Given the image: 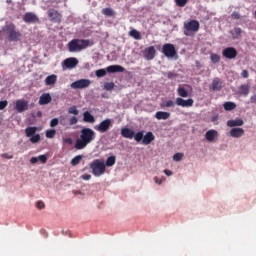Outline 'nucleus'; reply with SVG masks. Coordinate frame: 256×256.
<instances>
[{
  "label": "nucleus",
  "mask_w": 256,
  "mask_h": 256,
  "mask_svg": "<svg viewBox=\"0 0 256 256\" xmlns=\"http://www.w3.org/2000/svg\"><path fill=\"white\" fill-rule=\"evenodd\" d=\"M35 133H37V127L33 126V127H27L25 129V135L26 137H33L35 135Z\"/></svg>",
  "instance_id": "bb28decb"
},
{
  "label": "nucleus",
  "mask_w": 256,
  "mask_h": 256,
  "mask_svg": "<svg viewBox=\"0 0 256 256\" xmlns=\"http://www.w3.org/2000/svg\"><path fill=\"white\" fill-rule=\"evenodd\" d=\"M24 23L35 24L40 23L39 17L33 12H26L22 17Z\"/></svg>",
  "instance_id": "9d476101"
},
{
  "label": "nucleus",
  "mask_w": 256,
  "mask_h": 256,
  "mask_svg": "<svg viewBox=\"0 0 256 256\" xmlns=\"http://www.w3.org/2000/svg\"><path fill=\"white\" fill-rule=\"evenodd\" d=\"M196 65H199V61H196Z\"/></svg>",
  "instance_id": "e2e57ef3"
},
{
  "label": "nucleus",
  "mask_w": 256,
  "mask_h": 256,
  "mask_svg": "<svg viewBox=\"0 0 256 256\" xmlns=\"http://www.w3.org/2000/svg\"><path fill=\"white\" fill-rule=\"evenodd\" d=\"M205 137L207 141H209L210 143H213V141H215V139L219 137V132H217V130H208L205 134Z\"/></svg>",
  "instance_id": "a211bd4d"
},
{
  "label": "nucleus",
  "mask_w": 256,
  "mask_h": 256,
  "mask_svg": "<svg viewBox=\"0 0 256 256\" xmlns=\"http://www.w3.org/2000/svg\"><path fill=\"white\" fill-rule=\"evenodd\" d=\"M155 53L157 52L154 46L147 47L143 51V55L146 61H152V59H155Z\"/></svg>",
  "instance_id": "ddd939ff"
},
{
  "label": "nucleus",
  "mask_w": 256,
  "mask_h": 256,
  "mask_svg": "<svg viewBox=\"0 0 256 256\" xmlns=\"http://www.w3.org/2000/svg\"><path fill=\"white\" fill-rule=\"evenodd\" d=\"M38 160H40L41 163H47V156L46 155H40L38 157Z\"/></svg>",
  "instance_id": "3c124183"
},
{
  "label": "nucleus",
  "mask_w": 256,
  "mask_h": 256,
  "mask_svg": "<svg viewBox=\"0 0 256 256\" xmlns=\"http://www.w3.org/2000/svg\"><path fill=\"white\" fill-rule=\"evenodd\" d=\"M68 113L70 115H79V110H77V106H72L69 108Z\"/></svg>",
  "instance_id": "79ce46f5"
},
{
  "label": "nucleus",
  "mask_w": 256,
  "mask_h": 256,
  "mask_svg": "<svg viewBox=\"0 0 256 256\" xmlns=\"http://www.w3.org/2000/svg\"><path fill=\"white\" fill-rule=\"evenodd\" d=\"M36 207L37 209H45V203L43 201H38Z\"/></svg>",
  "instance_id": "09e8293b"
},
{
  "label": "nucleus",
  "mask_w": 256,
  "mask_h": 256,
  "mask_svg": "<svg viewBox=\"0 0 256 256\" xmlns=\"http://www.w3.org/2000/svg\"><path fill=\"white\" fill-rule=\"evenodd\" d=\"M102 15H105L106 17H115V10H113V8H103Z\"/></svg>",
  "instance_id": "c85d7f7f"
},
{
  "label": "nucleus",
  "mask_w": 256,
  "mask_h": 256,
  "mask_svg": "<svg viewBox=\"0 0 256 256\" xmlns=\"http://www.w3.org/2000/svg\"><path fill=\"white\" fill-rule=\"evenodd\" d=\"M89 40L75 38L68 42L67 47L70 53H79L89 47Z\"/></svg>",
  "instance_id": "f03ea898"
},
{
  "label": "nucleus",
  "mask_w": 256,
  "mask_h": 256,
  "mask_svg": "<svg viewBox=\"0 0 256 256\" xmlns=\"http://www.w3.org/2000/svg\"><path fill=\"white\" fill-rule=\"evenodd\" d=\"M241 77H243V79H247L249 77V71L243 70L241 73Z\"/></svg>",
  "instance_id": "864d4df0"
},
{
  "label": "nucleus",
  "mask_w": 256,
  "mask_h": 256,
  "mask_svg": "<svg viewBox=\"0 0 256 256\" xmlns=\"http://www.w3.org/2000/svg\"><path fill=\"white\" fill-rule=\"evenodd\" d=\"M5 33L8 35V41L17 42L21 41V37L23 36L21 32L17 31L15 24L11 23L4 28Z\"/></svg>",
  "instance_id": "20e7f679"
},
{
  "label": "nucleus",
  "mask_w": 256,
  "mask_h": 256,
  "mask_svg": "<svg viewBox=\"0 0 256 256\" xmlns=\"http://www.w3.org/2000/svg\"><path fill=\"white\" fill-rule=\"evenodd\" d=\"M2 157H3L4 159H13V155H9V154H7V153L2 154Z\"/></svg>",
  "instance_id": "13d9d810"
},
{
  "label": "nucleus",
  "mask_w": 256,
  "mask_h": 256,
  "mask_svg": "<svg viewBox=\"0 0 256 256\" xmlns=\"http://www.w3.org/2000/svg\"><path fill=\"white\" fill-rule=\"evenodd\" d=\"M243 135H245V130H243V128H232L230 130V136L235 139H239V137H243Z\"/></svg>",
  "instance_id": "f3484780"
},
{
  "label": "nucleus",
  "mask_w": 256,
  "mask_h": 256,
  "mask_svg": "<svg viewBox=\"0 0 256 256\" xmlns=\"http://www.w3.org/2000/svg\"><path fill=\"white\" fill-rule=\"evenodd\" d=\"M112 125L113 122L111 121V119L107 118L100 122L98 125H96L94 129L98 131V133H107V131L111 129Z\"/></svg>",
  "instance_id": "6e6552de"
},
{
  "label": "nucleus",
  "mask_w": 256,
  "mask_h": 256,
  "mask_svg": "<svg viewBox=\"0 0 256 256\" xmlns=\"http://www.w3.org/2000/svg\"><path fill=\"white\" fill-rule=\"evenodd\" d=\"M162 53L165 57L173 58L177 55V50L175 49V45L171 43H166L162 47Z\"/></svg>",
  "instance_id": "1a4fd4ad"
},
{
  "label": "nucleus",
  "mask_w": 256,
  "mask_h": 256,
  "mask_svg": "<svg viewBox=\"0 0 256 256\" xmlns=\"http://www.w3.org/2000/svg\"><path fill=\"white\" fill-rule=\"evenodd\" d=\"M30 141L32 143H39V141H41V135L34 134L33 136L30 137Z\"/></svg>",
  "instance_id": "a19ab883"
},
{
  "label": "nucleus",
  "mask_w": 256,
  "mask_h": 256,
  "mask_svg": "<svg viewBox=\"0 0 256 256\" xmlns=\"http://www.w3.org/2000/svg\"><path fill=\"white\" fill-rule=\"evenodd\" d=\"M176 104L177 102H173V100H167L164 107H175Z\"/></svg>",
  "instance_id": "a18cd8bd"
},
{
  "label": "nucleus",
  "mask_w": 256,
  "mask_h": 256,
  "mask_svg": "<svg viewBox=\"0 0 256 256\" xmlns=\"http://www.w3.org/2000/svg\"><path fill=\"white\" fill-rule=\"evenodd\" d=\"M15 109L18 113H23V111H27V109H29V102L25 100H17Z\"/></svg>",
  "instance_id": "dca6fc26"
},
{
  "label": "nucleus",
  "mask_w": 256,
  "mask_h": 256,
  "mask_svg": "<svg viewBox=\"0 0 256 256\" xmlns=\"http://www.w3.org/2000/svg\"><path fill=\"white\" fill-rule=\"evenodd\" d=\"M222 56L225 59H236L237 49L235 47H227L222 51Z\"/></svg>",
  "instance_id": "f8f14e48"
},
{
  "label": "nucleus",
  "mask_w": 256,
  "mask_h": 256,
  "mask_svg": "<svg viewBox=\"0 0 256 256\" xmlns=\"http://www.w3.org/2000/svg\"><path fill=\"white\" fill-rule=\"evenodd\" d=\"M104 89L106 91H113V89H115V83H113V82H106L104 84Z\"/></svg>",
  "instance_id": "e433bc0d"
},
{
  "label": "nucleus",
  "mask_w": 256,
  "mask_h": 256,
  "mask_svg": "<svg viewBox=\"0 0 256 256\" xmlns=\"http://www.w3.org/2000/svg\"><path fill=\"white\" fill-rule=\"evenodd\" d=\"M83 122L84 123H95V116L89 111L83 113Z\"/></svg>",
  "instance_id": "b1692460"
},
{
  "label": "nucleus",
  "mask_w": 256,
  "mask_h": 256,
  "mask_svg": "<svg viewBox=\"0 0 256 256\" xmlns=\"http://www.w3.org/2000/svg\"><path fill=\"white\" fill-rule=\"evenodd\" d=\"M107 73H125V67L121 65H111L105 69L96 70V77H105Z\"/></svg>",
  "instance_id": "39448f33"
},
{
  "label": "nucleus",
  "mask_w": 256,
  "mask_h": 256,
  "mask_svg": "<svg viewBox=\"0 0 256 256\" xmlns=\"http://www.w3.org/2000/svg\"><path fill=\"white\" fill-rule=\"evenodd\" d=\"M76 65H79V60L75 57H70L63 61V67L66 69H75Z\"/></svg>",
  "instance_id": "4468645a"
},
{
  "label": "nucleus",
  "mask_w": 256,
  "mask_h": 256,
  "mask_svg": "<svg viewBox=\"0 0 256 256\" xmlns=\"http://www.w3.org/2000/svg\"><path fill=\"white\" fill-rule=\"evenodd\" d=\"M48 16L53 21H59V19H61V14H59V12H57V10L54 9L48 11Z\"/></svg>",
  "instance_id": "a878e982"
},
{
  "label": "nucleus",
  "mask_w": 256,
  "mask_h": 256,
  "mask_svg": "<svg viewBox=\"0 0 256 256\" xmlns=\"http://www.w3.org/2000/svg\"><path fill=\"white\" fill-rule=\"evenodd\" d=\"M117 161V157L115 156H110L106 159V162L104 163L105 167H113Z\"/></svg>",
  "instance_id": "cd10ccee"
},
{
  "label": "nucleus",
  "mask_w": 256,
  "mask_h": 256,
  "mask_svg": "<svg viewBox=\"0 0 256 256\" xmlns=\"http://www.w3.org/2000/svg\"><path fill=\"white\" fill-rule=\"evenodd\" d=\"M183 157H184L183 153L178 152V153L173 155V160L174 161H181L183 159Z\"/></svg>",
  "instance_id": "c03bdc74"
},
{
  "label": "nucleus",
  "mask_w": 256,
  "mask_h": 256,
  "mask_svg": "<svg viewBox=\"0 0 256 256\" xmlns=\"http://www.w3.org/2000/svg\"><path fill=\"white\" fill-rule=\"evenodd\" d=\"M38 162H39V158H37V157H32L30 159V163H32V165H35V163H38Z\"/></svg>",
  "instance_id": "4d7b16f0"
},
{
  "label": "nucleus",
  "mask_w": 256,
  "mask_h": 256,
  "mask_svg": "<svg viewBox=\"0 0 256 256\" xmlns=\"http://www.w3.org/2000/svg\"><path fill=\"white\" fill-rule=\"evenodd\" d=\"M64 143H66L67 145H73V139L72 138H66V139H64Z\"/></svg>",
  "instance_id": "6e6d98bb"
},
{
  "label": "nucleus",
  "mask_w": 256,
  "mask_h": 256,
  "mask_svg": "<svg viewBox=\"0 0 256 256\" xmlns=\"http://www.w3.org/2000/svg\"><path fill=\"white\" fill-rule=\"evenodd\" d=\"M239 93L241 95H249V86L248 85H241L239 88Z\"/></svg>",
  "instance_id": "c9c22d12"
},
{
  "label": "nucleus",
  "mask_w": 256,
  "mask_h": 256,
  "mask_svg": "<svg viewBox=\"0 0 256 256\" xmlns=\"http://www.w3.org/2000/svg\"><path fill=\"white\" fill-rule=\"evenodd\" d=\"M201 25L197 20H190L184 23V35L189 37V33H197Z\"/></svg>",
  "instance_id": "423d86ee"
},
{
  "label": "nucleus",
  "mask_w": 256,
  "mask_h": 256,
  "mask_svg": "<svg viewBox=\"0 0 256 256\" xmlns=\"http://www.w3.org/2000/svg\"><path fill=\"white\" fill-rule=\"evenodd\" d=\"M177 93L179 97H189V92L185 89V87H179L177 89Z\"/></svg>",
  "instance_id": "473e14b6"
},
{
  "label": "nucleus",
  "mask_w": 256,
  "mask_h": 256,
  "mask_svg": "<svg viewBox=\"0 0 256 256\" xmlns=\"http://www.w3.org/2000/svg\"><path fill=\"white\" fill-rule=\"evenodd\" d=\"M250 103H256V94L250 97Z\"/></svg>",
  "instance_id": "052dcab7"
},
{
  "label": "nucleus",
  "mask_w": 256,
  "mask_h": 256,
  "mask_svg": "<svg viewBox=\"0 0 256 256\" xmlns=\"http://www.w3.org/2000/svg\"><path fill=\"white\" fill-rule=\"evenodd\" d=\"M210 59L214 64L219 63V61H221V57L215 53L211 54Z\"/></svg>",
  "instance_id": "58836bf2"
},
{
  "label": "nucleus",
  "mask_w": 256,
  "mask_h": 256,
  "mask_svg": "<svg viewBox=\"0 0 256 256\" xmlns=\"http://www.w3.org/2000/svg\"><path fill=\"white\" fill-rule=\"evenodd\" d=\"M241 33H243V29L241 28H234V31L232 32L233 39H239L241 37Z\"/></svg>",
  "instance_id": "72a5a7b5"
},
{
  "label": "nucleus",
  "mask_w": 256,
  "mask_h": 256,
  "mask_svg": "<svg viewBox=\"0 0 256 256\" xmlns=\"http://www.w3.org/2000/svg\"><path fill=\"white\" fill-rule=\"evenodd\" d=\"M59 123L62 127H65V129H71L72 125H77V123H79V119H77L76 116H60Z\"/></svg>",
  "instance_id": "0eeeda50"
},
{
  "label": "nucleus",
  "mask_w": 256,
  "mask_h": 256,
  "mask_svg": "<svg viewBox=\"0 0 256 256\" xmlns=\"http://www.w3.org/2000/svg\"><path fill=\"white\" fill-rule=\"evenodd\" d=\"M210 89H212V91H221V89H223V82H221L219 78H215L212 81Z\"/></svg>",
  "instance_id": "aec40b11"
},
{
  "label": "nucleus",
  "mask_w": 256,
  "mask_h": 256,
  "mask_svg": "<svg viewBox=\"0 0 256 256\" xmlns=\"http://www.w3.org/2000/svg\"><path fill=\"white\" fill-rule=\"evenodd\" d=\"M7 105H9V102L7 100L0 101V111H3V109H5Z\"/></svg>",
  "instance_id": "49530a36"
},
{
  "label": "nucleus",
  "mask_w": 256,
  "mask_h": 256,
  "mask_svg": "<svg viewBox=\"0 0 256 256\" xmlns=\"http://www.w3.org/2000/svg\"><path fill=\"white\" fill-rule=\"evenodd\" d=\"M81 161H83V155H77L74 158H72L70 163H71L72 167H77V165H79V163H81Z\"/></svg>",
  "instance_id": "7c9ffc66"
},
{
  "label": "nucleus",
  "mask_w": 256,
  "mask_h": 256,
  "mask_svg": "<svg viewBox=\"0 0 256 256\" xmlns=\"http://www.w3.org/2000/svg\"><path fill=\"white\" fill-rule=\"evenodd\" d=\"M91 85V80L89 79H80L71 84L72 89H87Z\"/></svg>",
  "instance_id": "9b49d317"
},
{
  "label": "nucleus",
  "mask_w": 256,
  "mask_h": 256,
  "mask_svg": "<svg viewBox=\"0 0 256 256\" xmlns=\"http://www.w3.org/2000/svg\"><path fill=\"white\" fill-rule=\"evenodd\" d=\"M164 173L167 175V177H171V175H173V172L171 170H164Z\"/></svg>",
  "instance_id": "bf43d9fd"
},
{
  "label": "nucleus",
  "mask_w": 256,
  "mask_h": 256,
  "mask_svg": "<svg viewBox=\"0 0 256 256\" xmlns=\"http://www.w3.org/2000/svg\"><path fill=\"white\" fill-rule=\"evenodd\" d=\"M193 103H195L193 98H189L187 100L181 97L176 98V105H178V107H193Z\"/></svg>",
  "instance_id": "2eb2a0df"
},
{
  "label": "nucleus",
  "mask_w": 256,
  "mask_h": 256,
  "mask_svg": "<svg viewBox=\"0 0 256 256\" xmlns=\"http://www.w3.org/2000/svg\"><path fill=\"white\" fill-rule=\"evenodd\" d=\"M152 141H155V135H153V132H147L142 139L143 145H150Z\"/></svg>",
  "instance_id": "4be33fe9"
},
{
  "label": "nucleus",
  "mask_w": 256,
  "mask_h": 256,
  "mask_svg": "<svg viewBox=\"0 0 256 256\" xmlns=\"http://www.w3.org/2000/svg\"><path fill=\"white\" fill-rule=\"evenodd\" d=\"M231 17H232V19H241V14H239V12L235 11L231 14Z\"/></svg>",
  "instance_id": "8fccbe9b"
},
{
  "label": "nucleus",
  "mask_w": 256,
  "mask_h": 256,
  "mask_svg": "<svg viewBox=\"0 0 256 256\" xmlns=\"http://www.w3.org/2000/svg\"><path fill=\"white\" fill-rule=\"evenodd\" d=\"M237 104L235 102H226L224 103V109L225 111H233V109H236Z\"/></svg>",
  "instance_id": "2f4dec72"
},
{
  "label": "nucleus",
  "mask_w": 256,
  "mask_h": 256,
  "mask_svg": "<svg viewBox=\"0 0 256 256\" xmlns=\"http://www.w3.org/2000/svg\"><path fill=\"white\" fill-rule=\"evenodd\" d=\"M134 139L135 141H137V143L143 141V131H140L134 134Z\"/></svg>",
  "instance_id": "ea45409f"
},
{
  "label": "nucleus",
  "mask_w": 256,
  "mask_h": 256,
  "mask_svg": "<svg viewBox=\"0 0 256 256\" xmlns=\"http://www.w3.org/2000/svg\"><path fill=\"white\" fill-rule=\"evenodd\" d=\"M95 140V131L91 128H83L80 131V139L76 140L75 149H85L89 143Z\"/></svg>",
  "instance_id": "f257e3e1"
},
{
  "label": "nucleus",
  "mask_w": 256,
  "mask_h": 256,
  "mask_svg": "<svg viewBox=\"0 0 256 256\" xmlns=\"http://www.w3.org/2000/svg\"><path fill=\"white\" fill-rule=\"evenodd\" d=\"M56 134H57V130H55V129H51V130L46 131L47 139H53V137H55Z\"/></svg>",
  "instance_id": "4c0bfd02"
},
{
  "label": "nucleus",
  "mask_w": 256,
  "mask_h": 256,
  "mask_svg": "<svg viewBox=\"0 0 256 256\" xmlns=\"http://www.w3.org/2000/svg\"><path fill=\"white\" fill-rule=\"evenodd\" d=\"M129 35H130V37H133L136 40H140L141 39V33L139 31L135 30V29L131 30L129 32Z\"/></svg>",
  "instance_id": "f704fd0d"
},
{
  "label": "nucleus",
  "mask_w": 256,
  "mask_h": 256,
  "mask_svg": "<svg viewBox=\"0 0 256 256\" xmlns=\"http://www.w3.org/2000/svg\"><path fill=\"white\" fill-rule=\"evenodd\" d=\"M51 101H52L51 94L44 93L39 98V105H49Z\"/></svg>",
  "instance_id": "6ab92c4d"
},
{
  "label": "nucleus",
  "mask_w": 256,
  "mask_h": 256,
  "mask_svg": "<svg viewBox=\"0 0 256 256\" xmlns=\"http://www.w3.org/2000/svg\"><path fill=\"white\" fill-rule=\"evenodd\" d=\"M121 135L125 139H133V137H135V132L129 128H122Z\"/></svg>",
  "instance_id": "412c9836"
},
{
  "label": "nucleus",
  "mask_w": 256,
  "mask_h": 256,
  "mask_svg": "<svg viewBox=\"0 0 256 256\" xmlns=\"http://www.w3.org/2000/svg\"><path fill=\"white\" fill-rule=\"evenodd\" d=\"M59 120L57 118H53L51 121H50V127H57V125H59Z\"/></svg>",
  "instance_id": "de8ad7c7"
},
{
  "label": "nucleus",
  "mask_w": 256,
  "mask_h": 256,
  "mask_svg": "<svg viewBox=\"0 0 256 256\" xmlns=\"http://www.w3.org/2000/svg\"><path fill=\"white\" fill-rule=\"evenodd\" d=\"M90 169L94 177H101V175H105V171H107V168L105 167V162L101 159L93 160L90 163Z\"/></svg>",
  "instance_id": "7ed1b4c3"
},
{
  "label": "nucleus",
  "mask_w": 256,
  "mask_h": 256,
  "mask_svg": "<svg viewBox=\"0 0 256 256\" xmlns=\"http://www.w3.org/2000/svg\"><path fill=\"white\" fill-rule=\"evenodd\" d=\"M164 180H165V178L159 179V177H157V176L154 177V181H155V183H156L157 185H161Z\"/></svg>",
  "instance_id": "603ef678"
},
{
  "label": "nucleus",
  "mask_w": 256,
  "mask_h": 256,
  "mask_svg": "<svg viewBox=\"0 0 256 256\" xmlns=\"http://www.w3.org/2000/svg\"><path fill=\"white\" fill-rule=\"evenodd\" d=\"M81 178H82L84 181H90L91 175H90V174H83V175L81 176Z\"/></svg>",
  "instance_id": "5fc2aeb1"
},
{
  "label": "nucleus",
  "mask_w": 256,
  "mask_h": 256,
  "mask_svg": "<svg viewBox=\"0 0 256 256\" xmlns=\"http://www.w3.org/2000/svg\"><path fill=\"white\" fill-rule=\"evenodd\" d=\"M189 0H175L177 7H185Z\"/></svg>",
  "instance_id": "37998d69"
},
{
  "label": "nucleus",
  "mask_w": 256,
  "mask_h": 256,
  "mask_svg": "<svg viewBox=\"0 0 256 256\" xmlns=\"http://www.w3.org/2000/svg\"><path fill=\"white\" fill-rule=\"evenodd\" d=\"M46 85H55L57 83V75L53 74L45 79Z\"/></svg>",
  "instance_id": "c756f323"
},
{
  "label": "nucleus",
  "mask_w": 256,
  "mask_h": 256,
  "mask_svg": "<svg viewBox=\"0 0 256 256\" xmlns=\"http://www.w3.org/2000/svg\"><path fill=\"white\" fill-rule=\"evenodd\" d=\"M37 116H38V117H42V116H43V113H42L41 111H38V112H37Z\"/></svg>",
  "instance_id": "680f3d73"
},
{
  "label": "nucleus",
  "mask_w": 256,
  "mask_h": 256,
  "mask_svg": "<svg viewBox=\"0 0 256 256\" xmlns=\"http://www.w3.org/2000/svg\"><path fill=\"white\" fill-rule=\"evenodd\" d=\"M243 119H236V120H228L227 125L228 127H243L244 125Z\"/></svg>",
  "instance_id": "393cba45"
},
{
  "label": "nucleus",
  "mask_w": 256,
  "mask_h": 256,
  "mask_svg": "<svg viewBox=\"0 0 256 256\" xmlns=\"http://www.w3.org/2000/svg\"><path fill=\"white\" fill-rule=\"evenodd\" d=\"M155 117L158 119V121H161V120L167 121V119H169V117H171V113L158 111V112H156Z\"/></svg>",
  "instance_id": "5701e85b"
}]
</instances>
